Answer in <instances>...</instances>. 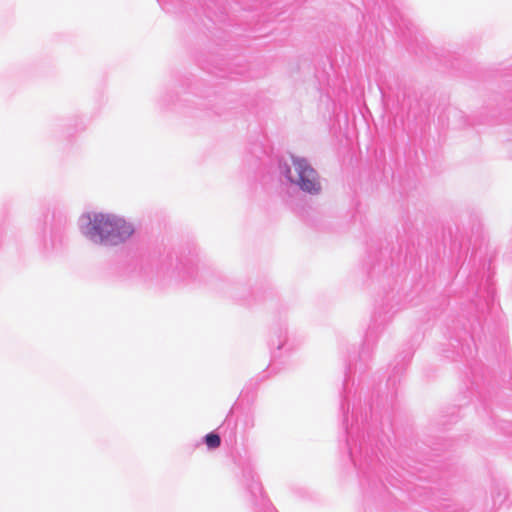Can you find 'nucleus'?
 <instances>
[{
  "label": "nucleus",
  "instance_id": "f257e3e1",
  "mask_svg": "<svg viewBox=\"0 0 512 512\" xmlns=\"http://www.w3.org/2000/svg\"><path fill=\"white\" fill-rule=\"evenodd\" d=\"M87 223L83 232L91 239L109 240L118 243L128 239L134 233V227L124 218L109 213H93L83 216Z\"/></svg>",
  "mask_w": 512,
  "mask_h": 512
},
{
  "label": "nucleus",
  "instance_id": "f03ea898",
  "mask_svg": "<svg viewBox=\"0 0 512 512\" xmlns=\"http://www.w3.org/2000/svg\"><path fill=\"white\" fill-rule=\"evenodd\" d=\"M286 176L305 192L316 194L321 190L316 171L305 159L292 157V167L286 170Z\"/></svg>",
  "mask_w": 512,
  "mask_h": 512
},
{
  "label": "nucleus",
  "instance_id": "7ed1b4c3",
  "mask_svg": "<svg viewBox=\"0 0 512 512\" xmlns=\"http://www.w3.org/2000/svg\"><path fill=\"white\" fill-rule=\"evenodd\" d=\"M205 443L210 449L218 448L221 444L220 436L216 433H209L205 437Z\"/></svg>",
  "mask_w": 512,
  "mask_h": 512
}]
</instances>
